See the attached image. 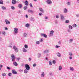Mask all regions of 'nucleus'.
Returning <instances> with one entry per match:
<instances>
[{"label": "nucleus", "mask_w": 79, "mask_h": 79, "mask_svg": "<svg viewBox=\"0 0 79 79\" xmlns=\"http://www.w3.org/2000/svg\"><path fill=\"white\" fill-rule=\"evenodd\" d=\"M29 71V70H28L27 69H25L24 70V73H25V74H27V73L28 72V71Z\"/></svg>", "instance_id": "obj_16"}, {"label": "nucleus", "mask_w": 79, "mask_h": 79, "mask_svg": "<svg viewBox=\"0 0 79 79\" xmlns=\"http://www.w3.org/2000/svg\"><path fill=\"white\" fill-rule=\"evenodd\" d=\"M31 21H34V18H31Z\"/></svg>", "instance_id": "obj_39"}, {"label": "nucleus", "mask_w": 79, "mask_h": 79, "mask_svg": "<svg viewBox=\"0 0 79 79\" xmlns=\"http://www.w3.org/2000/svg\"><path fill=\"white\" fill-rule=\"evenodd\" d=\"M8 75L9 76H11V73H9L8 74Z\"/></svg>", "instance_id": "obj_48"}, {"label": "nucleus", "mask_w": 79, "mask_h": 79, "mask_svg": "<svg viewBox=\"0 0 79 79\" xmlns=\"http://www.w3.org/2000/svg\"><path fill=\"white\" fill-rule=\"evenodd\" d=\"M76 16H77V17H79V15H76Z\"/></svg>", "instance_id": "obj_64"}, {"label": "nucleus", "mask_w": 79, "mask_h": 79, "mask_svg": "<svg viewBox=\"0 0 79 79\" xmlns=\"http://www.w3.org/2000/svg\"><path fill=\"white\" fill-rule=\"evenodd\" d=\"M55 47H56V48H58L60 47V46L56 45L55 46Z\"/></svg>", "instance_id": "obj_36"}, {"label": "nucleus", "mask_w": 79, "mask_h": 79, "mask_svg": "<svg viewBox=\"0 0 79 79\" xmlns=\"http://www.w3.org/2000/svg\"><path fill=\"white\" fill-rule=\"evenodd\" d=\"M73 26L74 27H77V25H76V24H74L73 25Z\"/></svg>", "instance_id": "obj_37"}, {"label": "nucleus", "mask_w": 79, "mask_h": 79, "mask_svg": "<svg viewBox=\"0 0 79 79\" xmlns=\"http://www.w3.org/2000/svg\"><path fill=\"white\" fill-rule=\"evenodd\" d=\"M36 44H40V42L39 41H37L36 42Z\"/></svg>", "instance_id": "obj_49"}, {"label": "nucleus", "mask_w": 79, "mask_h": 79, "mask_svg": "<svg viewBox=\"0 0 79 79\" xmlns=\"http://www.w3.org/2000/svg\"><path fill=\"white\" fill-rule=\"evenodd\" d=\"M68 32H71V30L69 29H68Z\"/></svg>", "instance_id": "obj_60"}, {"label": "nucleus", "mask_w": 79, "mask_h": 79, "mask_svg": "<svg viewBox=\"0 0 79 79\" xmlns=\"http://www.w3.org/2000/svg\"><path fill=\"white\" fill-rule=\"evenodd\" d=\"M49 63L50 66H52V61L51 60H50L49 61Z\"/></svg>", "instance_id": "obj_22"}, {"label": "nucleus", "mask_w": 79, "mask_h": 79, "mask_svg": "<svg viewBox=\"0 0 79 79\" xmlns=\"http://www.w3.org/2000/svg\"><path fill=\"white\" fill-rule=\"evenodd\" d=\"M60 16L61 18V20H63V19H64V17L63 15L61 14L60 15Z\"/></svg>", "instance_id": "obj_12"}, {"label": "nucleus", "mask_w": 79, "mask_h": 79, "mask_svg": "<svg viewBox=\"0 0 79 79\" xmlns=\"http://www.w3.org/2000/svg\"><path fill=\"white\" fill-rule=\"evenodd\" d=\"M12 74H18V73L14 70H12Z\"/></svg>", "instance_id": "obj_10"}, {"label": "nucleus", "mask_w": 79, "mask_h": 79, "mask_svg": "<svg viewBox=\"0 0 79 79\" xmlns=\"http://www.w3.org/2000/svg\"><path fill=\"white\" fill-rule=\"evenodd\" d=\"M19 8H21L22 7V4H19V6H18Z\"/></svg>", "instance_id": "obj_28"}, {"label": "nucleus", "mask_w": 79, "mask_h": 79, "mask_svg": "<svg viewBox=\"0 0 79 79\" xmlns=\"http://www.w3.org/2000/svg\"><path fill=\"white\" fill-rule=\"evenodd\" d=\"M2 67H3V65L0 64V71L2 70Z\"/></svg>", "instance_id": "obj_34"}, {"label": "nucleus", "mask_w": 79, "mask_h": 79, "mask_svg": "<svg viewBox=\"0 0 79 79\" xmlns=\"http://www.w3.org/2000/svg\"><path fill=\"white\" fill-rule=\"evenodd\" d=\"M69 58L70 59V60H72V56H71L70 57H69Z\"/></svg>", "instance_id": "obj_59"}, {"label": "nucleus", "mask_w": 79, "mask_h": 79, "mask_svg": "<svg viewBox=\"0 0 79 79\" xmlns=\"http://www.w3.org/2000/svg\"><path fill=\"white\" fill-rule=\"evenodd\" d=\"M25 68L27 70H29L30 69V67L28 64H26L25 65Z\"/></svg>", "instance_id": "obj_2"}, {"label": "nucleus", "mask_w": 79, "mask_h": 79, "mask_svg": "<svg viewBox=\"0 0 79 79\" xmlns=\"http://www.w3.org/2000/svg\"><path fill=\"white\" fill-rule=\"evenodd\" d=\"M29 24L27 23L25 25V27H29Z\"/></svg>", "instance_id": "obj_25"}, {"label": "nucleus", "mask_w": 79, "mask_h": 79, "mask_svg": "<svg viewBox=\"0 0 79 79\" xmlns=\"http://www.w3.org/2000/svg\"><path fill=\"white\" fill-rule=\"evenodd\" d=\"M62 69V67L61 66H59V70L61 71Z\"/></svg>", "instance_id": "obj_21"}, {"label": "nucleus", "mask_w": 79, "mask_h": 79, "mask_svg": "<svg viewBox=\"0 0 79 79\" xmlns=\"http://www.w3.org/2000/svg\"><path fill=\"white\" fill-rule=\"evenodd\" d=\"M59 18V16H58V15H57L56 16V18Z\"/></svg>", "instance_id": "obj_58"}, {"label": "nucleus", "mask_w": 79, "mask_h": 79, "mask_svg": "<svg viewBox=\"0 0 79 79\" xmlns=\"http://www.w3.org/2000/svg\"><path fill=\"white\" fill-rule=\"evenodd\" d=\"M12 3L13 5H15V4L16 3V0H12Z\"/></svg>", "instance_id": "obj_11"}, {"label": "nucleus", "mask_w": 79, "mask_h": 79, "mask_svg": "<svg viewBox=\"0 0 79 79\" xmlns=\"http://www.w3.org/2000/svg\"><path fill=\"white\" fill-rule=\"evenodd\" d=\"M49 75H50V76H53V73H49Z\"/></svg>", "instance_id": "obj_52"}, {"label": "nucleus", "mask_w": 79, "mask_h": 79, "mask_svg": "<svg viewBox=\"0 0 79 79\" xmlns=\"http://www.w3.org/2000/svg\"><path fill=\"white\" fill-rule=\"evenodd\" d=\"M44 75H45V74L44 73V72H42V73L41 76L42 77H44Z\"/></svg>", "instance_id": "obj_24"}, {"label": "nucleus", "mask_w": 79, "mask_h": 79, "mask_svg": "<svg viewBox=\"0 0 79 79\" xmlns=\"http://www.w3.org/2000/svg\"><path fill=\"white\" fill-rule=\"evenodd\" d=\"M13 64L14 65V66H17L18 65V64H17V63H16V62H15L13 63Z\"/></svg>", "instance_id": "obj_15"}, {"label": "nucleus", "mask_w": 79, "mask_h": 79, "mask_svg": "<svg viewBox=\"0 0 79 79\" xmlns=\"http://www.w3.org/2000/svg\"><path fill=\"white\" fill-rule=\"evenodd\" d=\"M11 9H12V10H15V7H14V6H12L11 7Z\"/></svg>", "instance_id": "obj_46"}, {"label": "nucleus", "mask_w": 79, "mask_h": 79, "mask_svg": "<svg viewBox=\"0 0 79 79\" xmlns=\"http://www.w3.org/2000/svg\"><path fill=\"white\" fill-rule=\"evenodd\" d=\"M11 59L12 61H15V57L13 54L11 55Z\"/></svg>", "instance_id": "obj_5"}, {"label": "nucleus", "mask_w": 79, "mask_h": 79, "mask_svg": "<svg viewBox=\"0 0 79 79\" xmlns=\"http://www.w3.org/2000/svg\"><path fill=\"white\" fill-rule=\"evenodd\" d=\"M5 21L6 22V24H10V22L7 19H5Z\"/></svg>", "instance_id": "obj_6"}, {"label": "nucleus", "mask_w": 79, "mask_h": 79, "mask_svg": "<svg viewBox=\"0 0 79 79\" xmlns=\"http://www.w3.org/2000/svg\"><path fill=\"white\" fill-rule=\"evenodd\" d=\"M39 15L40 16H42V14L41 13H39Z\"/></svg>", "instance_id": "obj_61"}, {"label": "nucleus", "mask_w": 79, "mask_h": 79, "mask_svg": "<svg viewBox=\"0 0 79 79\" xmlns=\"http://www.w3.org/2000/svg\"><path fill=\"white\" fill-rule=\"evenodd\" d=\"M52 63H53V64H55V63H56V61L55 60H53L52 61Z\"/></svg>", "instance_id": "obj_45"}, {"label": "nucleus", "mask_w": 79, "mask_h": 79, "mask_svg": "<svg viewBox=\"0 0 79 79\" xmlns=\"http://www.w3.org/2000/svg\"><path fill=\"white\" fill-rule=\"evenodd\" d=\"M28 13H34V11L31 10H28Z\"/></svg>", "instance_id": "obj_14"}, {"label": "nucleus", "mask_w": 79, "mask_h": 79, "mask_svg": "<svg viewBox=\"0 0 79 79\" xmlns=\"http://www.w3.org/2000/svg\"><path fill=\"white\" fill-rule=\"evenodd\" d=\"M3 2L2 1H0V4H3Z\"/></svg>", "instance_id": "obj_47"}, {"label": "nucleus", "mask_w": 79, "mask_h": 79, "mask_svg": "<svg viewBox=\"0 0 79 79\" xmlns=\"http://www.w3.org/2000/svg\"><path fill=\"white\" fill-rule=\"evenodd\" d=\"M41 36L42 37H44L45 38H47V35H46V34H44V33H41Z\"/></svg>", "instance_id": "obj_7"}, {"label": "nucleus", "mask_w": 79, "mask_h": 79, "mask_svg": "<svg viewBox=\"0 0 79 79\" xmlns=\"http://www.w3.org/2000/svg\"><path fill=\"white\" fill-rule=\"evenodd\" d=\"M23 36L25 37H27V34H26V33H24V34H23Z\"/></svg>", "instance_id": "obj_33"}, {"label": "nucleus", "mask_w": 79, "mask_h": 79, "mask_svg": "<svg viewBox=\"0 0 79 79\" xmlns=\"http://www.w3.org/2000/svg\"><path fill=\"white\" fill-rule=\"evenodd\" d=\"M2 76H6V73H3L2 74Z\"/></svg>", "instance_id": "obj_38"}, {"label": "nucleus", "mask_w": 79, "mask_h": 79, "mask_svg": "<svg viewBox=\"0 0 79 79\" xmlns=\"http://www.w3.org/2000/svg\"><path fill=\"white\" fill-rule=\"evenodd\" d=\"M56 55L58 57H61V53L59 52H57L56 53Z\"/></svg>", "instance_id": "obj_13"}, {"label": "nucleus", "mask_w": 79, "mask_h": 79, "mask_svg": "<svg viewBox=\"0 0 79 79\" xmlns=\"http://www.w3.org/2000/svg\"><path fill=\"white\" fill-rule=\"evenodd\" d=\"M30 5L31 8H32V7H33V6H32V3H30Z\"/></svg>", "instance_id": "obj_44"}, {"label": "nucleus", "mask_w": 79, "mask_h": 79, "mask_svg": "<svg viewBox=\"0 0 79 79\" xmlns=\"http://www.w3.org/2000/svg\"><path fill=\"white\" fill-rule=\"evenodd\" d=\"M40 41L41 42H43V41H44V39L41 38L40 40Z\"/></svg>", "instance_id": "obj_30"}, {"label": "nucleus", "mask_w": 79, "mask_h": 79, "mask_svg": "<svg viewBox=\"0 0 79 79\" xmlns=\"http://www.w3.org/2000/svg\"><path fill=\"white\" fill-rule=\"evenodd\" d=\"M28 60L29 61H31L32 60V59L31 58H29Z\"/></svg>", "instance_id": "obj_50"}, {"label": "nucleus", "mask_w": 79, "mask_h": 79, "mask_svg": "<svg viewBox=\"0 0 79 79\" xmlns=\"http://www.w3.org/2000/svg\"><path fill=\"white\" fill-rule=\"evenodd\" d=\"M24 47L25 48H28V46L26 44H25L24 45Z\"/></svg>", "instance_id": "obj_31"}, {"label": "nucleus", "mask_w": 79, "mask_h": 79, "mask_svg": "<svg viewBox=\"0 0 79 79\" xmlns=\"http://www.w3.org/2000/svg\"><path fill=\"white\" fill-rule=\"evenodd\" d=\"M13 49L15 50V52L16 53L17 52H18V48H17V47L16 46H13Z\"/></svg>", "instance_id": "obj_1"}, {"label": "nucleus", "mask_w": 79, "mask_h": 79, "mask_svg": "<svg viewBox=\"0 0 79 79\" xmlns=\"http://www.w3.org/2000/svg\"><path fill=\"white\" fill-rule=\"evenodd\" d=\"M40 11L43 13H44V10H43V9H42V8H40Z\"/></svg>", "instance_id": "obj_19"}, {"label": "nucleus", "mask_w": 79, "mask_h": 79, "mask_svg": "<svg viewBox=\"0 0 79 79\" xmlns=\"http://www.w3.org/2000/svg\"><path fill=\"white\" fill-rule=\"evenodd\" d=\"M20 59H21V58L20 57H19L17 59V60H18V61H19V60H20Z\"/></svg>", "instance_id": "obj_56"}, {"label": "nucleus", "mask_w": 79, "mask_h": 79, "mask_svg": "<svg viewBox=\"0 0 79 79\" xmlns=\"http://www.w3.org/2000/svg\"><path fill=\"white\" fill-rule=\"evenodd\" d=\"M69 20H67L65 21V23H69Z\"/></svg>", "instance_id": "obj_41"}, {"label": "nucleus", "mask_w": 79, "mask_h": 79, "mask_svg": "<svg viewBox=\"0 0 79 79\" xmlns=\"http://www.w3.org/2000/svg\"><path fill=\"white\" fill-rule=\"evenodd\" d=\"M36 65H37L36 64H34L33 65V67H35V66H36Z\"/></svg>", "instance_id": "obj_53"}, {"label": "nucleus", "mask_w": 79, "mask_h": 79, "mask_svg": "<svg viewBox=\"0 0 79 79\" xmlns=\"http://www.w3.org/2000/svg\"><path fill=\"white\" fill-rule=\"evenodd\" d=\"M67 3L68 5H70V3L69 2H68Z\"/></svg>", "instance_id": "obj_62"}, {"label": "nucleus", "mask_w": 79, "mask_h": 79, "mask_svg": "<svg viewBox=\"0 0 79 79\" xmlns=\"http://www.w3.org/2000/svg\"><path fill=\"white\" fill-rule=\"evenodd\" d=\"M23 52H27V50L26 49L24 48H23Z\"/></svg>", "instance_id": "obj_18"}, {"label": "nucleus", "mask_w": 79, "mask_h": 79, "mask_svg": "<svg viewBox=\"0 0 79 79\" xmlns=\"http://www.w3.org/2000/svg\"><path fill=\"white\" fill-rule=\"evenodd\" d=\"M73 41V39H71L69 40L70 42H72Z\"/></svg>", "instance_id": "obj_43"}, {"label": "nucleus", "mask_w": 79, "mask_h": 79, "mask_svg": "<svg viewBox=\"0 0 79 79\" xmlns=\"http://www.w3.org/2000/svg\"><path fill=\"white\" fill-rule=\"evenodd\" d=\"M19 71L20 72H23V69H20Z\"/></svg>", "instance_id": "obj_51"}, {"label": "nucleus", "mask_w": 79, "mask_h": 79, "mask_svg": "<svg viewBox=\"0 0 79 79\" xmlns=\"http://www.w3.org/2000/svg\"><path fill=\"white\" fill-rule=\"evenodd\" d=\"M6 67H7V69H8L9 70L11 69V68H10V67L7 66Z\"/></svg>", "instance_id": "obj_42"}, {"label": "nucleus", "mask_w": 79, "mask_h": 79, "mask_svg": "<svg viewBox=\"0 0 79 79\" xmlns=\"http://www.w3.org/2000/svg\"><path fill=\"white\" fill-rule=\"evenodd\" d=\"M5 30H8V28H7V27H5Z\"/></svg>", "instance_id": "obj_57"}, {"label": "nucleus", "mask_w": 79, "mask_h": 79, "mask_svg": "<svg viewBox=\"0 0 79 79\" xmlns=\"http://www.w3.org/2000/svg\"><path fill=\"white\" fill-rule=\"evenodd\" d=\"M61 41H59L58 42V44H59V45H61Z\"/></svg>", "instance_id": "obj_55"}, {"label": "nucleus", "mask_w": 79, "mask_h": 79, "mask_svg": "<svg viewBox=\"0 0 79 79\" xmlns=\"http://www.w3.org/2000/svg\"><path fill=\"white\" fill-rule=\"evenodd\" d=\"M23 9L24 10H26V9H27V6H25L24 7H23Z\"/></svg>", "instance_id": "obj_26"}, {"label": "nucleus", "mask_w": 79, "mask_h": 79, "mask_svg": "<svg viewBox=\"0 0 79 79\" xmlns=\"http://www.w3.org/2000/svg\"><path fill=\"white\" fill-rule=\"evenodd\" d=\"M67 12H68V9H67L66 8H65L64 10V13H66Z\"/></svg>", "instance_id": "obj_17"}, {"label": "nucleus", "mask_w": 79, "mask_h": 79, "mask_svg": "<svg viewBox=\"0 0 79 79\" xmlns=\"http://www.w3.org/2000/svg\"><path fill=\"white\" fill-rule=\"evenodd\" d=\"M14 31L15 34H18V28L15 27L14 29Z\"/></svg>", "instance_id": "obj_4"}, {"label": "nucleus", "mask_w": 79, "mask_h": 79, "mask_svg": "<svg viewBox=\"0 0 79 79\" xmlns=\"http://www.w3.org/2000/svg\"><path fill=\"white\" fill-rule=\"evenodd\" d=\"M70 70H71V71H74V69L73 68V67H70Z\"/></svg>", "instance_id": "obj_32"}, {"label": "nucleus", "mask_w": 79, "mask_h": 79, "mask_svg": "<svg viewBox=\"0 0 79 79\" xmlns=\"http://www.w3.org/2000/svg\"><path fill=\"white\" fill-rule=\"evenodd\" d=\"M45 19H48V17L45 16L44 17Z\"/></svg>", "instance_id": "obj_54"}, {"label": "nucleus", "mask_w": 79, "mask_h": 79, "mask_svg": "<svg viewBox=\"0 0 79 79\" xmlns=\"http://www.w3.org/2000/svg\"><path fill=\"white\" fill-rule=\"evenodd\" d=\"M49 51H48V50H46L44 52V53H49Z\"/></svg>", "instance_id": "obj_20"}, {"label": "nucleus", "mask_w": 79, "mask_h": 79, "mask_svg": "<svg viewBox=\"0 0 79 79\" xmlns=\"http://www.w3.org/2000/svg\"><path fill=\"white\" fill-rule=\"evenodd\" d=\"M2 35H4V36H5L6 35V32H5V31H2Z\"/></svg>", "instance_id": "obj_23"}, {"label": "nucleus", "mask_w": 79, "mask_h": 79, "mask_svg": "<svg viewBox=\"0 0 79 79\" xmlns=\"http://www.w3.org/2000/svg\"><path fill=\"white\" fill-rule=\"evenodd\" d=\"M2 10H6V7H4V6L2 7Z\"/></svg>", "instance_id": "obj_40"}, {"label": "nucleus", "mask_w": 79, "mask_h": 79, "mask_svg": "<svg viewBox=\"0 0 79 79\" xmlns=\"http://www.w3.org/2000/svg\"><path fill=\"white\" fill-rule=\"evenodd\" d=\"M50 35H51L50 36H53V34L52 33H53V32H54V31L53 30L51 31H50Z\"/></svg>", "instance_id": "obj_8"}, {"label": "nucleus", "mask_w": 79, "mask_h": 79, "mask_svg": "<svg viewBox=\"0 0 79 79\" xmlns=\"http://www.w3.org/2000/svg\"><path fill=\"white\" fill-rule=\"evenodd\" d=\"M69 28L70 29H73V26L69 25Z\"/></svg>", "instance_id": "obj_29"}, {"label": "nucleus", "mask_w": 79, "mask_h": 79, "mask_svg": "<svg viewBox=\"0 0 79 79\" xmlns=\"http://www.w3.org/2000/svg\"><path fill=\"white\" fill-rule=\"evenodd\" d=\"M24 4L26 6H28V5H29V2H28V1L27 0L25 1Z\"/></svg>", "instance_id": "obj_9"}, {"label": "nucleus", "mask_w": 79, "mask_h": 79, "mask_svg": "<svg viewBox=\"0 0 79 79\" xmlns=\"http://www.w3.org/2000/svg\"><path fill=\"white\" fill-rule=\"evenodd\" d=\"M46 3L48 5H50L52 3V2L50 0H47L46 1Z\"/></svg>", "instance_id": "obj_3"}, {"label": "nucleus", "mask_w": 79, "mask_h": 79, "mask_svg": "<svg viewBox=\"0 0 79 79\" xmlns=\"http://www.w3.org/2000/svg\"><path fill=\"white\" fill-rule=\"evenodd\" d=\"M69 54L70 56H73V52H70Z\"/></svg>", "instance_id": "obj_27"}, {"label": "nucleus", "mask_w": 79, "mask_h": 79, "mask_svg": "<svg viewBox=\"0 0 79 79\" xmlns=\"http://www.w3.org/2000/svg\"><path fill=\"white\" fill-rule=\"evenodd\" d=\"M40 56H41V54L39 53L38 58H40Z\"/></svg>", "instance_id": "obj_35"}, {"label": "nucleus", "mask_w": 79, "mask_h": 79, "mask_svg": "<svg viewBox=\"0 0 79 79\" xmlns=\"http://www.w3.org/2000/svg\"><path fill=\"white\" fill-rule=\"evenodd\" d=\"M26 18H28V16L27 15H26Z\"/></svg>", "instance_id": "obj_63"}]
</instances>
